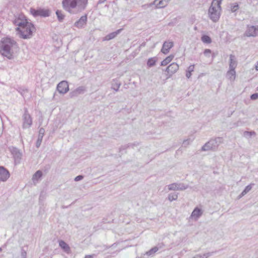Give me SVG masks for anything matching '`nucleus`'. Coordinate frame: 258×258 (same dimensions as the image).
Returning <instances> with one entry per match:
<instances>
[{"mask_svg":"<svg viewBox=\"0 0 258 258\" xmlns=\"http://www.w3.org/2000/svg\"><path fill=\"white\" fill-rule=\"evenodd\" d=\"M19 50L17 43L11 37L3 38L0 41V53L9 59L14 58Z\"/></svg>","mask_w":258,"mask_h":258,"instance_id":"obj_1","label":"nucleus"},{"mask_svg":"<svg viewBox=\"0 0 258 258\" xmlns=\"http://www.w3.org/2000/svg\"><path fill=\"white\" fill-rule=\"evenodd\" d=\"M88 0H62V7L70 14H77L84 11L87 5Z\"/></svg>","mask_w":258,"mask_h":258,"instance_id":"obj_2","label":"nucleus"},{"mask_svg":"<svg viewBox=\"0 0 258 258\" xmlns=\"http://www.w3.org/2000/svg\"><path fill=\"white\" fill-rule=\"evenodd\" d=\"M221 4L220 0H213L211 5L209 9V17L213 22L216 23L219 20L220 11L221 10Z\"/></svg>","mask_w":258,"mask_h":258,"instance_id":"obj_3","label":"nucleus"},{"mask_svg":"<svg viewBox=\"0 0 258 258\" xmlns=\"http://www.w3.org/2000/svg\"><path fill=\"white\" fill-rule=\"evenodd\" d=\"M35 29V28L33 24L26 21L25 25H23L18 32L22 38L28 39L32 35L33 32Z\"/></svg>","mask_w":258,"mask_h":258,"instance_id":"obj_4","label":"nucleus"},{"mask_svg":"<svg viewBox=\"0 0 258 258\" xmlns=\"http://www.w3.org/2000/svg\"><path fill=\"white\" fill-rule=\"evenodd\" d=\"M222 141L223 139L221 137L212 139L202 147L201 150L203 151H215L217 149L219 145L222 143Z\"/></svg>","mask_w":258,"mask_h":258,"instance_id":"obj_5","label":"nucleus"},{"mask_svg":"<svg viewBox=\"0 0 258 258\" xmlns=\"http://www.w3.org/2000/svg\"><path fill=\"white\" fill-rule=\"evenodd\" d=\"M31 14L35 17H48L50 16L51 11L48 9L38 8L37 9L31 8L30 10Z\"/></svg>","mask_w":258,"mask_h":258,"instance_id":"obj_6","label":"nucleus"},{"mask_svg":"<svg viewBox=\"0 0 258 258\" xmlns=\"http://www.w3.org/2000/svg\"><path fill=\"white\" fill-rule=\"evenodd\" d=\"M9 150L13 155L15 164H20L22 157L20 150L14 146L9 147Z\"/></svg>","mask_w":258,"mask_h":258,"instance_id":"obj_7","label":"nucleus"},{"mask_svg":"<svg viewBox=\"0 0 258 258\" xmlns=\"http://www.w3.org/2000/svg\"><path fill=\"white\" fill-rule=\"evenodd\" d=\"M23 124V128H29L32 123V120L30 115L28 113V111L26 108H24V113L22 116Z\"/></svg>","mask_w":258,"mask_h":258,"instance_id":"obj_8","label":"nucleus"},{"mask_svg":"<svg viewBox=\"0 0 258 258\" xmlns=\"http://www.w3.org/2000/svg\"><path fill=\"white\" fill-rule=\"evenodd\" d=\"M57 90L60 94H66L69 90L68 83L66 81H62L59 82L57 85Z\"/></svg>","mask_w":258,"mask_h":258,"instance_id":"obj_9","label":"nucleus"},{"mask_svg":"<svg viewBox=\"0 0 258 258\" xmlns=\"http://www.w3.org/2000/svg\"><path fill=\"white\" fill-rule=\"evenodd\" d=\"M10 176L9 170L5 167L0 166V182L6 181Z\"/></svg>","mask_w":258,"mask_h":258,"instance_id":"obj_10","label":"nucleus"},{"mask_svg":"<svg viewBox=\"0 0 258 258\" xmlns=\"http://www.w3.org/2000/svg\"><path fill=\"white\" fill-rule=\"evenodd\" d=\"M87 22V16L85 15L81 17V18L77 21L74 26L79 29H82L85 27Z\"/></svg>","mask_w":258,"mask_h":258,"instance_id":"obj_11","label":"nucleus"},{"mask_svg":"<svg viewBox=\"0 0 258 258\" xmlns=\"http://www.w3.org/2000/svg\"><path fill=\"white\" fill-rule=\"evenodd\" d=\"M178 65L176 63L173 62L166 68L165 72H167V75H168L169 77H170L173 74L176 72V71L178 70Z\"/></svg>","mask_w":258,"mask_h":258,"instance_id":"obj_12","label":"nucleus"},{"mask_svg":"<svg viewBox=\"0 0 258 258\" xmlns=\"http://www.w3.org/2000/svg\"><path fill=\"white\" fill-rule=\"evenodd\" d=\"M168 1L166 0H155L153 3L149 5V7L155 6L156 9L163 8L167 5Z\"/></svg>","mask_w":258,"mask_h":258,"instance_id":"obj_13","label":"nucleus"},{"mask_svg":"<svg viewBox=\"0 0 258 258\" xmlns=\"http://www.w3.org/2000/svg\"><path fill=\"white\" fill-rule=\"evenodd\" d=\"M26 21H27V20L26 19H23L20 17L16 18L14 20H13V24L15 26H18L16 28V30L18 31L23 25H25Z\"/></svg>","mask_w":258,"mask_h":258,"instance_id":"obj_14","label":"nucleus"},{"mask_svg":"<svg viewBox=\"0 0 258 258\" xmlns=\"http://www.w3.org/2000/svg\"><path fill=\"white\" fill-rule=\"evenodd\" d=\"M173 46V42L172 41L168 42L165 41L163 44L162 48L161 49V52L166 54H167L170 49Z\"/></svg>","mask_w":258,"mask_h":258,"instance_id":"obj_15","label":"nucleus"},{"mask_svg":"<svg viewBox=\"0 0 258 258\" xmlns=\"http://www.w3.org/2000/svg\"><path fill=\"white\" fill-rule=\"evenodd\" d=\"M257 28L255 26H251L247 27V29L245 32V35L246 36H255L256 35Z\"/></svg>","mask_w":258,"mask_h":258,"instance_id":"obj_16","label":"nucleus"},{"mask_svg":"<svg viewBox=\"0 0 258 258\" xmlns=\"http://www.w3.org/2000/svg\"><path fill=\"white\" fill-rule=\"evenodd\" d=\"M122 30V29H119L114 32L108 34L103 38V41H109L114 38L118 34L121 32Z\"/></svg>","mask_w":258,"mask_h":258,"instance_id":"obj_17","label":"nucleus"},{"mask_svg":"<svg viewBox=\"0 0 258 258\" xmlns=\"http://www.w3.org/2000/svg\"><path fill=\"white\" fill-rule=\"evenodd\" d=\"M59 246L61 248L67 253H70L71 252L70 247L69 245L63 240H60L59 241Z\"/></svg>","mask_w":258,"mask_h":258,"instance_id":"obj_18","label":"nucleus"},{"mask_svg":"<svg viewBox=\"0 0 258 258\" xmlns=\"http://www.w3.org/2000/svg\"><path fill=\"white\" fill-rule=\"evenodd\" d=\"M203 211L201 209L196 207L191 213V216L196 220L199 219L202 215Z\"/></svg>","mask_w":258,"mask_h":258,"instance_id":"obj_19","label":"nucleus"},{"mask_svg":"<svg viewBox=\"0 0 258 258\" xmlns=\"http://www.w3.org/2000/svg\"><path fill=\"white\" fill-rule=\"evenodd\" d=\"M43 173L41 170H37L33 175L32 180L34 183L38 182L39 180L41 179Z\"/></svg>","mask_w":258,"mask_h":258,"instance_id":"obj_20","label":"nucleus"},{"mask_svg":"<svg viewBox=\"0 0 258 258\" xmlns=\"http://www.w3.org/2000/svg\"><path fill=\"white\" fill-rule=\"evenodd\" d=\"M237 66V61L235 60L234 55H230L229 69L235 70Z\"/></svg>","mask_w":258,"mask_h":258,"instance_id":"obj_21","label":"nucleus"},{"mask_svg":"<svg viewBox=\"0 0 258 258\" xmlns=\"http://www.w3.org/2000/svg\"><path fill=\"white\" fill-rule=\"evenodd\" d=\"M226 77L231 81H234L236 77L235 71L234 70L229 69V71L226 73Z\"/></svg>","mask_w":258,"mask_h":258,"instance_id":"obj_22","label":"nucleus"},{"mask_svg":"<svg viewBox=\"0 0 258 258\" xmlns=\"http://www.w3.org/2000/svg\"><path fill=\"white\" fill-rule=\"evenodd\" d=\"M120 85L121 83L116 79H113L111 82V89L116 92L118 91Z\"/></svg>","mask_w":258,"mask_h":258,"instance_id":"obj_23","label":"nucleus"},{"mask_svg":"<svg viewBox=\"0 0 258 258\" xmlns=\"http://www.w3.org/2000/svg\"><path fill=\"white\" fill-rule=\"evenodd\" d=\"M55 14L58 21L59 22H62L65 18V15L62 13V11L61 10H57L55 11Z\"/></svg>","mask_w":258,"mask_h":258,"instance_id":"obj_24","label":"nucleus"},{"mask_svg":"<svg viewBox=\"0 0 258 258\" xmlns=\"http://www.w3.org/2000/svg\"><path fill=\"white\" fill-rule=\"evenodd\" d=\"M174 56L173 55H170L166 57L161 62V66H165L167 65L169 62L171 61L173 58Z\"/></svg>","mask_w":258,"mask_h":258,"instance_id":"obj_25","label":"nucleus"},{"mask_svg":"<svg viewBox=\"0 0 258 258\" xmlns=\"http://www.w3.org/2000/svg\"><path fill=\"white\" fill-rule=\"evenodd\" d=\"M253 184H250L247 185L244 190L242 191L240 195L239 196V198H242L245 195H246L248 192H249L252 188V186L253 185Z\"/></svg>","mask_w":258,"mask_h":258,"instance_id":"obj_26","label":"nucleus"},{"mask_svg":"<svg viewBox=\"0 0 258 258\" xmlns=\"http://www.w3.org/2000/svg\"><path fill=\"white\" fill-rule=\"evenodd\" d=\"M157 60V58L155 57L149 58L147 60V64L149 68L155 66Z\"/></svg>","mask_w":258,"mask_h":258,"instance_id":"obj_27","label":"nucleus"},{"mask_svg":"<svg viewBox=\"0 0 258 258\" xmlns=\"http://www.w3.org/2000/svg\"><path fill=\"white\" fill-rule=\"evenodd\" d=\"M202 41L207 44H210L212 42V39L211 37L207 35L204 34L201 37Z\"/></svg>","mask_w":258,"mask_h":258,"instance_id":"obj_28","label":"nucleus"},{"mask_svg":"<svg viewBox=\"0 0 258 258\" xmlns=\"http://www.w3.org/2000/svg\"><path fill=\"white\" fill-rule=\"evenodd\" d=\"M194 65H190L187 68V70L186 71V77L189 79L190 78L192 74L191 73L194 71Z\"/></svg>","mask_w":258,"mask_h":258,"instance_id":"obj_29","label":"nucleus"},{"mask_svg":"<svg viewBox=\"0 0 258 258\" xmlns=\"http://www.w3.org/2000/svg\"><path fill=\"white\" fill-rule=\"evenodd\" d=\"M178 198V194L176 193H171L168 195V199L170 202L176 200Z\"/></svg>","mask_w":258,"mask_h":258,"instance_id":"obj_30","label":"nucleus"},{"mask_svg":"<svg viewBox=\"0 0 258 258\" xmlns=\"http://www.w3.org/2000/svg\"><path fill=\"white\" fill-rule=\"evenodd\" d=\"M159 248L157 246H155L146 252V254L148 256H151L154 254L158 250Z\"/></svg>","mask_w":258,"mask_h":258,"instance_id":"obj_31","label":"nucleus"},{"mask_svg":"<svg viewBox=\"0 0 258 258\" xmlns=\"http://www.w3.org/2000/svg\"><path fill=\"white\" fill-rule=\"evenodd\" d=\"M214 252L204 253L203 255L200 254L196 255L193 258H207L212 255Z\"/></svg>","mask_w":258,"mask_h":258,"instance_id":"obj_32","label":"nucleus"},{"mask_svg":"<svg viewBox=\"0 0 258 258\" xmlns=\"http://www.w3.org/2000/svg\"><path fill=\"white\" fill-rule=\"evenodd\" d=\"M178 186V190H183L187 189L188 187V185L187 184H185L183 183H177Z\"/></svg>","mask_w":258,"mask_h":258,"instance_id":"obj_33","label":"nucleus"},{"mask_svg":"<svg viewBox=\"0 0 258 258\" xmlns=\"http://www.w3.org/2000/svg\"><path fill=\"white\" fill-rule=\"evenodd\" d=\"M169 190H178L177 183H173L168 185Z\"/></svg>","mask_w":258,"mask_h":258,"instance_id":"obj_34","label":"nucleus"},{"mask_svg":"<svg viewBox=\"0 0 258 258\" xmlns=\"http://www.w3.org/2000/svg\"><path fill=\"white\" fill-rule=\"evenodd\" d=\"M253 135H256L254 132L245 131L243 133V136L246 138H250Z\"/></svg>","mask_w":258,"mask_h":258,"instance_id":"obj_35","label":"nucleus"},{"mask_svg":"<svg viewBox=\"0 0 258 258\" xmlns=\"http://www.w3.org/2000/svg\"><path fill=\"white\" fill-rule=\"evenodd\" d=\"M75 90L77 93L78 94V95L83 94L86 90L85 87L84 86L79 87Z\"/></svg>","mask_w":258,"mask_h":258,"instance_id":"obj_36","label":"nucleus"},{"mask_svg":"<svg viewBox=\"0 0 258 258\" xmlns=\"http://www.w3.org/2000/svg\"><path fill=\"white\" fill-rule=\"evenodd\" d=\"M230 9L232 12H235L239 9V6L237 3L233 4L231 5Z\"/></svg>","mask_w":258,"mask_h":258,"instance_id":"obj_37","label":"nucleus"},{"mask_svg":"<svg viewBox=\"0 0 258 258\" xmlns=\"http://www.w3.org/2000/svg\"><path fill=\"white\" fill-rule=\"evenodd\" d=\"M44 134H45V130H44V128H43V127H41L39 129V134H38V138H40L41 139H43V137L44 136Z\"/></svg>","mask_w":258,"mask_h":258,"instance_id":"obj_38","label":"nucleus"},{"mask_svg":"<svg viewBox=\"0 0 258 258\" xmlns=\"http://www.w3.org/2000/svg\"><path fill=\"white\" fill-rule=\"evenodd\" d=\"M131 143H128V144L122 145L119 148V152H121V151L126 150L127 148L130 147V145H132Z\"/></svg>","mask_w":258,"mask_h":258,"instance_id":"obj_39","label":"nucleus"},{"mask_svg":"<svg viewBox=\"0 0 258 258\" xmlns=\"http://www.w3.org/2000/svg\"><path fill=\"white\" fill-rule=\"evenodd\" d=\"M211 53L212 51L210 49H206L204 50V54H205V55L208 57L210 56Z\"/></svg>","mask_w":258,"mask_h":258,"instance_id":"obj_40","label":"nucleus"},{"mask_svg":"<svg viewBox=\"0 0 258 258\" xmlns=\"http://www.w3.org/2000/svg\"><path fill=\"white\" fill-rule=\"evenodd\" d=\"M42 141V139H41L40 138H38L36 143V147L38 148L41 145V142Z\"/></svg>","mask_w":258,"mask_h":258,"instance_id":"obj_41","label":"nucleus"},{"mask_svg":"<svg viewBox=\"0 0 258 258\" xmlns=\"http://www.w3.org/2000/svg\"><path fill=\"white\" fill-rule=\"evenodd\" d=\"M83 178H84V176L83 175H79L77 176L75 178L74 180L75 181H79L82 180Z\"/></svg>","mask_w":258,"mask_h":258,"instance_id":"obj_42","label":"nucleus"},{"mask_svg":"<svg viewBox=\"0 0 258 258\" xmlns=\"http://www.w3.org/2000/svg\"><path fill=\"white\" fill-rule=\"evenodd\" d=\"M250 99L251 100H256L258 99V93H255L250 96Z\"/></svg>","mask_w":258,"mask_h":258,"instance_id":"obj_43","label":"nucleus"},{"mask_svg":"<svg viewBox=\"0 0 258 258\" xmlns=\"http://www.w3.org/2000/svg\"><path fill=\"white\" fill-rule=\"evenodd\" d=\"M70 95L71 97H73L77 96L79 95L77 93L76 90H75L73 91H72L71 92H70Z\"/></svg>","mask_w":258,"mask_h":258,"instance_id":"obj_44","label":"nucleus"},{"mask_svg":"<svg viewBox=\"0 0 258 258\" xmlns=\"http://www.w3.org/2000/svg\"><path fill=\"white\" fill-rule=\"evenodd\" d=\"M26 254H27L26 252L24 250L22 249V252H21V255H22V256L23 258H26Z\"/></svg>","mask_w":258,"mask_h":258,"instance_id":"obj_45","label":"nucleus"},{"mask_svg":"<svg viewBox=\"0 0 258 258\" xmlns=\"http://www.w3.org/2000/svg\"><path fill=\"white\" fill-rule=\"evenodd\" d=\"M44 171L47 172L50 168V166L49 165H47L45 167Z\"/></svg>","mask_w":258,"mask_h":258,"instance_id":"obj_46","label":"nucleus"},{"mask_svg":"<svg viewBox=\"0 0 258 258\" xmlns=\"http://www.w3.org/2000/svg\"><path fill=\"white\" fill-rule=\"evenodd\" d=\"M106 0H99L98 3H97V4H102Z\"/></svg>","mask_w":258,"mask_h":258,"instance_id":"obj_47","label":"nucleus"},{"mask_svg":"<svg viewBox=\"0 0 258 258\" xmlns=\"http://www.w3.org/2000/svg\"><path fill=\"white\" fill-rule=\"evenodd\" d=\"M255 69L256 71H258V61H257L255 64Z\"/></svg>","mask_w":258,"mask_h":258,"instance_id":"obj_48","label":"nucleus"},{"mask_svg":"<svg viewBox=\"0 0 258 258\" xmlns=\"http://www.w3.org/2000/svg\"><path fill=\"white\" fill-rule=\"evenodd\" d=\"M85 258H92V256L90 255H86V256L85 257Z\"/></svg>","mask_w":258,"mask_h":258,"instance_id":"obj_49","label":"nucleus"},{"mask_svg":"<svg viewBox=\"0 0 258 258\" xmlns=\"http://www.w3.org/2000/svg\"><path fill=\"white\" fill-rule=\"evenodd\" d=\"M131 144H133L132 145H133V148H134V146L138 145V144L135 143H131Z\"/></svg>","mask_w":258,"mask_h":258,"instance_id":"obj_50","label":"nucleus"},{"mask_svg":"<svg viewBox=\"0 0 258 258\" xmlns=\"http://www.w3.org/2000/svg\"><path fill=\"white\" fill-rule=\"evenodd\" d=\"M131 144H133L132 145H133V148H134V146L138 145V144L135 143H131Z\"/></svg>","mask_w":258,"mask_h":258,"instance_id":"obj_51","label":"nucleus"},{"mask_svg":"<svg viewBox=\"0 0 258 258\" xmlns=\"http://www.w3.org/2000/svg\"><path fill=\"white\" fill-rule=\"evenodd\" d=\"M2 251V248L1 247H0V252H1Z\"/></svg>","mask_w":258,"mask_h":258,"instance_id":"obj_52","label":"nucleus"},{"mask_svg":"<svg viewBox=\"0 0 258 258\" xmlns=\"http://www.w3.org/2000/svg\"><path fill=\"white\" fill-rule=\"evenodd\" d=\"M130 147L133 148V145H130Z\"/></svg>","mask_w":258,"mask_h":258,"instance_id":"obj_53","label":"nucleus"}]
</instances>
